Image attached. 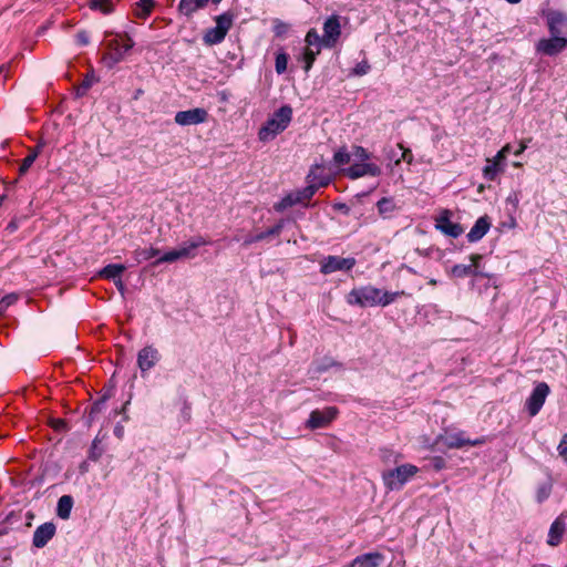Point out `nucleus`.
Instances as JSON below:
<instances>
[{
  "label": "nucleus",
  "mask_w": 567,
  "mask_h": 567,
  "mask_svg": "<svg viewBox=\"0 0 567 567\" xmlns=\"http://www.w3.org/2000/svg\"><path fill=\"white\" fill-rule=\"evenodd\" d=\"M402 296H406L404 290L389 292L373 286H363L352 289L347 296V302L359 307H386Z\"/></svg>",
  "instance_id": "f257e3e1"
},
{
  "label": "nucleus",
  "mask_w": 567,
  "mask_h": 567,
  "mask_svg": "<svg viewBox=\"0 0 567 567\" xmlns=\"http://www.w3.org/2000/svg\"><path fill=\"white\" fill-rule=\"evenodd\" d=\"M292 118V109L289 105L281 106L259 128L258 138L260 142H270L278 134L284 132Z\"/></svg>",
  "instance_id": "f03ea898"
},
{
  "label": "nucleus",
  "mask_w": 567,
  "mask_h": 567,
  "mask_svg": "<svg viewBox=\"0 0 567 567\" xmlns=\"http://www.w3.org/2000/svg\"><path fill=\"white\" fill-rule=\"evenodd\" d=\"M419 472V468L410 463L396 466L382 473V481L386 489L399 491Z\"/></svg>",
  "instance_id": "7ed1b4c3"
},
{
  "label": "nucleus",
  "mask_w": 567,
  "mask_h": 567,
  "mask_svg": "<svg viewBox=\"0 0 567 567\" xmlns=\"http://www.w3.org/2000/svg\"><path fill=\"white\" fill-rule=\"evenodd\" d=\"M484 442H485L484 439H476V440L466 439L464 435V432H462V431L444 432L443 434H440L435 440L436 444H442L443 446H445L447 449H461L465 445L475 446V445H481Z\"/></svg>",
  "instance_id": "20e7f679"
},
{
  "label": "nucleus",
  "mask_w": 567,
  "mask_h": 567,
  "mask_svg": "<svg viewBox=\"0 0 567 567\" xmlns=\"http://www.w3.org/2000/svg\"><path fill=\"white\" fill-rule=\"evenodd\" d=\"M482 259H483L482 255L473 254L470 256L471 262L468 265H463V264L454 265L449 270V275L454 278H464L467 276H482L483 277V276H485V274H483L480 270V265H481Z\"/></svg>",
  "instance_id": "39448f33"
},
{
  "label": "nucleus",
  "mask_w": 567,
  "mask_h": 567,
  "mask_svg": "<svg viewBox=\"0 0 567 567\" xmlns=\"http://www.w3.org/2000/svg\"><path fill=\"white\" fill-rule=\"evenodd\" d=\"M338 415V409L328 406L323 410H315L310 413L306 422V426L310 430L321 429L328 426Z\"/></svg>",
  "instance_id": "423d86ee"
},
{
  "label": "nucleus",
  "mask_w": 567,
  "mask_h": 567,
  "mask_svg": "<svg viewBox=\"0 0 567 567\" xmlns=\"http://www.w3.org/2000/svg\"><path fill=\"white\" fill-rule=\"evenodd\" d=\"M208 112L203 107H195L179 111L175 114L174 121L179 126L198 125L207 122Z\"/></svg>",
  "instance_id": "0eeeda50"
},
{
  "label": "nucleus",
  "mask_w": 567,
  "mask_h": 567,
  "mask_svg": "<svg viewBox=\"0 0 567 567\" xmlns=\"http://www.w3.org/2000/svg\"><path fill=\"white\" fill-rule=\"evenodd\" d=\"M354 265L355 259L352 257L328 256L321 260L320 271L324 275H329L340 270H350Z\"/></svg>",
  "instance_id": "6e6552de"
},
{
  "label": "nucleus",
  "mask_w": 567,
  "mask_h": 567,
  "mask_svg": "<svg viewBox=\"0 0 567 567\" xmlns=\"http://www.w3.org/2000/svg\"><path fill=\"white\" fill-rule=\"evenodd\" d=\"M549 393V386L545 382L538 383L526 401V408L530 416H535L544 405Z\"/></svg>",
  "instance_id": "1a4fd4ad"
},
{
  "label": "nucleus",
  "mask_w": 567,
  "mask_h": 567,
  "mask_svg": "<svg viewBox=\"0 0 567 567\" xmlns=\"http://www.w3.org/2000/svg\"><path fill=\"white\" fill-rule=\"evenodd\" d=\"M382 173L381 167L372 162L353 163L350 167L344 169V174L351 178L357 179L363 176H380Z\"/></svg>",
  "instance_id": "9d476101"
},
{
  "label": "nucleus",
  "mask_w": 567,
  "mask_h": 567,
  "mask_svg": "<svg viewBox=\"0 0 567 567\" xmlns=\"http://www.w3.org/2000/svg\"><path fill=\"white\" fill-rule=\"evenodd\" d=\"M133 45L134 41L127 35H117L111 40L107 43V47L113 51V54L110 56L112 60L110 66L123 60Z\"/></svg>",
  "instance_id": "9b49d317"
},
{
  "label": "nucleus",
  "mask_w": 567,
  "mask_h": 567,
  "mask_svg": "<svg viewBox=\"0 0 567 567\" xmlns=\"http://www.w3.org/2000/svg\"><path fill=\"white\" fill-rule=\"evenodd\" d=\"M567 48V37L551 35L549 39H540L536 44V51L545 55H556Z\"/></svg>",
  "instance_id": "f8f14e48"
},
{
  "label": "nucleus",
  "mask_w": 567,
  "mask_h": 567,
  "mask_svg": "<svg viewBox=\"0 0 567 567\" xmlns=\"http://www.w3.org/2000/svg\"><path fill=\"white\" fill-rule=\"evenodd\" d=\"M161 360L158 350L153 346H146L137 353V367L144 375L153 369Z\"/></svg>",
  "instance_id": "ddd939ff"
},
{
  "label": "nucleus",
  "mask_w": 567,
  "mask_h": 567,
  "mask_svg": "<svg viewBox=\"0 0 567 567\" xmlns=\"http://www.w3.org/2000/svg\"><path fill=\"white\" fill-rule=\"evenodd\" d=\"M341 34V25L337 16L328 18L323 24L322 42L326 48H332Z\"/></svg>",
  "instance_id": "4468645a"
},
{
  "label": "nucleus",
  "mask_w": 567,
  "mask_h": 567,
  "mask_svg": "<svg viewBox=\"0 0 567 567\" xmlns=\"http://www.w3.org/2000/svg\"><path fill=\"white\" fill-rule=\"evenodd\" d=\"M450 215L449 210L442 212L435 220V227L444 235L457 238L463 234V227L460 224L453 223Z\"/></svg>",
  "instance_id": "2eb2a0df"
},
{
  "label": "nucleus",
  "mask_w": 567,
  "mask_h": 567,
  "mask_svg": "<svg viewBox=\"0 0 567 567\" xmlns=\"http://www.w3.org/2000/svg\"><path fill=\"white\" fill-rule=\"evenodd\" d=\"M505 166L506 161L503 154H496L492 158H486V164L482 171L483 177L488 182H494L504 172Z\"/></svg>",
  "instance_id": "dca6fc26"
},
{
  "label": "nucleus",
  "mask_w": 567,
  "mask_h": 567,
  "mask_svg": "<svg viewBox=\"0 0 567 567\" xmlns=\"http://www.w3.org/2000/svg\"><path fill=\"white\" fill-rule=\"evenodd\" d=\"M546 18L550 35L567 37L566 14L558 11H550L547 13Z\"/></svg>",
  "instance_id": "f3484780"
},
{
  "label": "nucleus",
  "mask_w": 567,
  "mask_h": 567,
  "mask_svg": "<svg viewBox=\"0 0 567 567\" xmlns=\"http://www.w3.org/2000/svg\"><path fill=\"white\" fill-rule=\"evenodd\" d=\"M55 532V525L51 522L38 526L33 533V546L37 548L44 547L53 538Z\"/></svg>",
  "instance_id": "a211bd4d"
},
{
  "label": "nucleus",
  "mask_w": 567,
  "mask_h": 567,
  "mask_svg": "<svg viewBox=\"0 0 567 567\" xmlns=\"http://www.w3.org/2000/svg\"><path fill=\"white\" fill-rule=\"evenodd\" d=\"M567 530V525L564 515L558 516L550 525L548 532L547 544L549 546H557L561 543L563 536Z\"/></svg>",
  "instance_id": "6ab92c4d"
},
{
  "label": "nucleus",
  "mask_w": 567,
  "mask_h": 567,
  "mask_svg": "<svg viewBox=\"0 0 567 567\" xmlns=\"http://www.w3.org/2000/svg\"><path fill=\"white\" fill-rule=\"evenodd\" d=\"M308 181L309 185L307 187L296 192V195H299L301 197L300 203L309 200L315 195L319 187L327 186L330 182V178H323L316 183V171H310V173L308 174Z\"/></svg>",
  "instance_id": "aec40b11"
},
{
  "label": "nucleus",
  "mask_w": 567,
  "mask_h": 567,
  "mask_svg": "<svg viewBox=\"0 0 567 567\" xmlns=\"http://www.w3.org/2000/svg\"><path fill=\"white\" fill-rule=\"evenodd\" d=\"M207 244L208 241L202 236L194 237L178 247L179 256L182 259L194 258L196 256V249Z\"/></svg>",
  "instance_id": "412c9836"
},
{
  "label": "nucleus",
  "mask_w": 567,
  "mask_h": 567,
  "mask_svg": "<svg viewBox=\"0 0 567 567\" xmlns=\"http://www.w3.org/2000/svg\"><path fill=\"white\" fill-rule=\"evenodd\" d=\"M207 244L208 241L202 236L194 237L178 247L179 256L182 259L194 258L196 256V249Z\"/></svg>",
  "instance_id": "4be33fe9"
},
{
  "label": "nucleus",
  "mask_w": 567,
  "mask_h": 567,
  "mask_svg": "<svg viewBox=\"0 0 567 567\" xmlns=\"http://www.w3.org/2000/svg\"><path fill=\"white\" fill-rule=\"evenodd\" d=\"M491 227V223L486 216L480 217L474 226L471 228V230L467 234V240L470 243H476L481 240L486 233L488 231Z\"/></svg>",
  "instance_id": "5701e85b"
},
{
  "label": "nucleus",
  "mask_w": 567,
  "mask_h": 567,
  "mask_svg": "<svg viewBox=\"0 0 567 567\" xmlns=\"http://www.w3.org/2000/svg\"><path fill=\"white\" fill-rule=\"evenodd\" d=\"M383 559V555L380 553H368L353 559L350 567H379Z\"/></svg>",
  "instance_id": "b1692460"
},
{
  "label": "nucleus",
  "mask_w": 567,
  "mask_h": 567,
  "mask_svg": "<svg viewBox=\"0 0 567 567\" xmlns=\"http://www.w3.org/2000/svg\"><path fill=\"white\" fill-rule=\"evenodd\" d=\"M209 0H181L178 11L185 17H192L198 10L204 9Z\"/></svg>",
  "instance_id": "393cba45"
},
{
  "label": "nucleus",
  "mask_w": 567,
  "mask_h": 567,
  "mask_svg": "<svg viewBox=\"0 0 567 567\" xmlns=\"http://www.w3.org/2000/svg\"><path fill=\"white\" fill-rule=\"evenodd\" d=\"M402 151V144H396L395 146H390L384 148V155L388 161V168L393 174L395 166H398L402 158L400 157V153Z\"/></svg>",
  "instance_id": "a878e982"
},
{
  "label": "nucleus",
  "mask_w": 567,
  "mask_h": 567,
  "mask_svg": "<svg viewBox=\"0 0 567 567\" xmlns=\"http://www.w3.org/2000/svg\"><path fill=\"white\" fill-rule=\"evenodd\" d=\"M73 506V499L69 495H63L59 498L56 514L62 519H68Z\"/></svg>",
  "instance_id": "bb28decb"
},
{
  "label": "nucleus",
  "mask_w": 567,
  "mask_h": 567,
  "mask_svg": "<svg viewBox=\"0 0 567 567\" xmlns=\"http://www.w3.org/2000/svg\"><path fill=\"white\" fill-rule=\"evenodd\" d=\"M377 208L383 218H388L396 210V205L393 198L383 197L377 203Z\"/></svg>",
  "instance_id": "cd10ccee"
},
{
  "label": "nucleus",
  "mask_w": 567,
  "mask_h": 567,
  "mask_svg": "<svg viewBox=\"0 0 567 567\" xmlns=\"http://www.w3.org/2000/svg\"><path fill=\"white\" fill-rule=\"evenodd\" d=\"M125 270V266L121 264H111L105 266L101 271L100 276L105 279H117L121 277L123 271Z\"/></svg>",
  "instance_id": "c85d7f7f"
},
{
  "label": "nucleus",
  "mask_w": 567,
  "mask_h": 567,
  "mask_svg": "<svg viewBox=\"0 0 567 567\" xmlns=\"http://www.w3.org/2000/svg\"><path fill=\"white\" fill-rule=\"evenodd\" d=\"M116 1L117 0H91L89 7L92 10L100 11L104 14H110L114 11Z\"/></svg>",
  "instance_id": "c756f323"
},
{
  "label": "nucleus",
  "mask_w": 567,
  "mask_h": 567,
  "mask_svg": "<svg viewBox=\"0 0 567 567\" xmlns=\"http://www.w3.org/2000/svg\"><path fill=\"white\" fill-rule=\"evenodd\" d=\"M305 41L307 43V48H312L316 51L315 53H320L321 48L324 47L322 38L315 29L308 31Z\"/></svg>",
  "instance_id": "7c9ffc66"
},
{
  "label": "nucleus",
  "mask_w": 567,
  "mask_h": 567,
  "mask_svg": "<svg viewBox=\"0 0 567 567\" xmlns=\"http://www.w3.org/2000/svg\"><path fill=\"white\" fill-rule=\"evenodd\" d=\"M234 16L229 12H225L220 16H217L215 19L216 28L220 30L223 33L227 34L229 29L233 25Z\"/></svg>",
  "instance_id": "2f4dec72"
},
{
  "label": "nucleus",
  "mask_w": 567,
  "mask_h": 567,
  "mask_svg": "<svg viewBox=\"0 0 567 567\" xmlns=\"http://www.w3.org/2000/svg\"><path fill=\"white\" fill-rule=\"evenodd\" d=\"M159 255V250L154 247L138 248L134 251V258L137 262L150 260Z\"/></svg>",
  "instance_id": "473e14b6"
},
{
  "label": "nucleus",
  "mask_w": 567,
  "mask_h": 567,
  "mask_svg": "<svg viewBox=\"0 0 567 567\" xmlns=\"http://www.w3.org/2000/svg\"><path fill=\"white\" fill-rule=\"evenodd\" d=\"M226 34L218 30L216 27L208 29L204 34V42L206 44H217L225 39Z\"/></svg>",
  "instance_id": "72a5a7b5"
},
{
  "label": "nucleus",
  "mask_w": 567,
  "mask_h": 567,
  "mask_svg": "<svg viewBox=\"0 0 567 567\" xmlns=\"http://www.w3.org/2000/svg\"><path fill=\"white\" fill-rule=\"evenodd\" d=\"M154 8V0H140L136 3L135 13L138 18H147Z\"/></svg>",
  "instance_id": "f704fd0d"
},
{
  "label": "nucleus",
  "mask_w": 567,
  "mask_h": 567,
  "mask_svg": "<svg viewBox=\"0 0 567 567\" xmlns=\"http://www.w3.org/2000/svg\"><path fill=\"white\" fill-rule=\"evenodd\" d=\"M300 196L296 193L288 194L279 203L276 204L275 208L279 212L285 210L296 204H300Z\"/></svg>",
  "instance_id": "c9c22d12"
},
{
  "label": "nucleus",
  "mask_w": 567,
  "mask_h": 567,
  "mask_svg": "<svg viewBox=\"0 0 567 567\" xmlns=\"http://www.w3.org/2000/svg\"><path fill=\"white\" fill-rule=\"evenodd\" d=\"M38 156H39V150H30L29 155L25 158H23V161L19 167L20 175H23L28 172V169L31 167V165L34 163V161L37 159Z\"/></svg>",
  "instance_id": "e433bc0d"
},
{
  "label": "nucleus",
  "mask_w": 567,
  "mask_h": 567,
  "mask_svg": "<svg viewBox=\"0 0 567 567\" xmlns=\"http://www.w3.org/2000/svg\"><path fill=\"white\" fill-rule=\"evenodd\" d=\"M351 155L348 153L346 147L338 150L333 155V163L337 166L346 165L350 162Z\"/></svg>",
  "instance_id": "4c0bfd02"
},
{
  "label": "nucleus",
  "mask_w": 567,
  "mask_h": 567,
  "mask_svg": "<svg viewBox=\"0 0 567 567\" xmlns=\"http://www.w3.org/2000/svg\"><path fill=\"white\" fill-rule=\"evenodd\" d=\"M352 156L354 157V163L369 162L371 158V154L362 146H354Z\"/></svg>",
  "instance_id": "58836bf2"
},
{
  "label": "nucleus",
  "mask_w": 567,
  "mask_h": 567,
  "mask_svg": "<svg viewBox=\"0 0 567 567\" xmlns=\"http://www.w3.org/2000/svg\"><path fill=\"white\" fill-rule=\"evenodd\" d=\"M179 259H182V257L179 256L178 248H176V249L169 250V251L165 252L163 256H161L157 259L156 264L175 262V261H177Z\"/></svg>",
  "instance_id": "ea45409f"
},
{
  "label": "nucleus",
  "mask_w": 567,
  "mask_h": 567,
  "mask_svg": "<svg viewBox=\"0 0 567 567\" xmlns=\"http://www.w3.org/2000/svg\"><path fill=\"white\" fill-rule=\"evenodd\" d=\"M288 64V55L284 52H280L276 56V72L278 74H282L287 70Z\"/></svg>",
  "instance_id": "a19ab883"
},
{
  "label": "nucleus",
  "mask_w": 567,
  "mask_h": 567,
  "mask_svg": "<svg viewBox=\"0 0 567 567\" xmlns=\"http://www.w3.org/2000/svg\"><path fill=\"white\" fill-rule=\"evenodd\" d=\"M17 300L18 296L16 293H8L0 298V315H2Z\"/></svg>",
  "instance_id": "79ce46f5"
},
{
  "label": "nucleus",
  "mask_w": 567,
  "mask_h": 567,
  "mask_svg": "<svg viewBox=\"0 0 567 567\" xmlns=\"http://www.w3.org/2000/svg\"><path fill=\"white\" fill-rule=\"evenodd\" d=\"M315 52L316 51L312 48H306V50H305L303 60L306 63L305 64L306 72H308L311 69L317 55L319 54V53H315Z\"/></svg>",
  "instance_id": "37998d69"
},
{
  "label": "nucleus",
  "mask_w": 567,
  "mask_h": 567,
  "mask_svg": "<svg viewBox=\"0 0 567 567\" xmlns=\"http://www.w3.org/2000/svg\"><path fill=\"white\" fill-rule=\"evenodd\" d=\"M272 30L277 37H284L289 30V24L279 19H276L274 20Z\"/></svg>",
  "instance_id": "c03bdc74"
},
{
  "label": "nucleus",
  "mask_w": 567,
  "mask_h": 567,
  "mask_svg": "<svg viewBox=\"0 0 567 567\" xmlns=\"http://www.w3.org/2000/svg\"><path fill=\"white\" fill-rule=\"evenodd\" d=\"M96 82L94 74H87L82 84L78 87V95H83Z\"/></svg>",
  "instance_id": "a18cd8bd"
},
{
  "label": "nucleus",
  "mask_w": 567,
  "mask_h": 567,
  "mask_svg": "<svg viewBox=\"0 0 567 567\" xmlns=\"http://www.w3.org/2000/svg\"><path fill=\"white\" fill-rule=\"evenodd\" d=\"M551 486L549 484H543L537 488L536 498L538 503L544 502L550 495Z\"/></svg>",
  "instance_id": "49530a36"
},
{
  "label": "nucleus",
  "mask_w": 567,
  "mask_h": 567,
  "mask_svg": "<svg viewBox=\"0 0 567 567\" xmlns=\"http://www.w3.org/2000/svg\"><path fill=\"white\" fill-rule=\"evenodd\" d=\"M370 64L367 61L359 62L351 71L352 75L361 76L369 72Z\"/></svg>",
  "instance_id": "de8ad7c7"
},
{
  "label": "nucleus",
  "mask_w": 567,
  "mask_h": 567,
  "mask_svg": "<svg viewBox=\"0 0 567 567\" xmlns=\"http://www.w3.org/2000/svg\"><path fill=\"white\" fill-rule=\"evenodd\" d=\"M520 194L518 190H512L506 197V203L512 205L514 209L518 208Z\"/></svg>",
  "instance_id": "09e8293b"
},
{
  "label": "nucleus",
  "mask_w": 567,
  "mask_h": 567,
  "mask_svg": "<svg viewBox=\"0 0 567 567\" xmlns=\"http://www.w3.org/2000/svg\"><path fill=\"white\" fill-rule=\"evenodd\" d=\"M558 453L564 458V461L567 463V434H565L558 444Z\"/></svg>",
  "instance_id": "8fccbe9b"
},
{
  "label": "nucleus",
  "mask_w": 567,
  "mask_h": 567,
  "mask_svg": "<svg viewBox=\"0 0 567 567\" xmlns=\"http://www.w3.org/2000/svg\"><path fill=\"white\" fill-rule=\"evenodd\" d=\"M400 157L402 158V162H406L408 164H411L413 162V154L410 148H406L402 145V151L400 153Z\"/></svg>",
  "instance_id": "3c124183"
},
{
  "label": "nucleus",
  "mask_w": 567,
  "mask_h": 567,
  "mask_svg": "<svg viewBox=\"0 0 567 567\" xmlns=\"http://www.w3.org/2000/svg\"><path fill=\"white\" fill-rule=\"evenodd\" d=\"M284 228V221H279L276 226L269 228L268 230H266V234H267V237L269 236H278L281 230Z\"/></svg>",
  "instance_id": "603ef678"
},
{
  "label": "nucleus",
  "mask_w": 567,
  "mask_h": 567,
  "mask_svg": "<svg viewBox=\"0 0 567 567\" xmlns=\"http://www.w3.org/2000/svg\"><path fill=\"white\" fill-rule=\"evenodd\" d=\"M76 42L80 45H86L89 43V34L85 31H81L76 34Z\"/></svg>",
  "instance_id": "864d4df0"
},
{
  "label": "nucleus",
  "mask_w": 567,
  "mask_h": 567,
  "mask_svg": "<svg viewBox=\"0 0 567 567\" xmlns=\"http://www.w3.org/2000/svg\"><path fill=\"white\" fill-rule=\"evenodd\" d=\"M512 151L511 144H506L503 146L496 154H503V157L505 159L507 158L508 153Z\"/></svg>",
  "instance_id": "5fc2aeb1"
},
{
  "label": "nucleus",
  "mask_w": 567,
  "mask_h": 567,
  "mask_svg": "<svg viewBox=\"0 0 567 567\" xmlns=\"http://www.w3.org/2000/svg\"><path fill=\"white\" fill-rule=\"evenodd\" d=\"M114 282H115V286L117 287V289L121 291V293L124 295V292H125V285L123 282V280L121 279V277L115 279Z\"/></svg>",
  "instance_id": "6e6d98bb"
},
{
  "label": "nucleus",
  "mask_w": 567,
  "mask_h": 567,
  "mask_svg": "<svg viewBox=\"0 0 567 567\" xmlns=\"http://www.w3.org/2000/svg\"><path fill=\"white\" fill-rule=\"evenodd\" d=\"M526 148H527V143L522 141L519 144V147L514 152V154L516 156H518V155L523 154Z\"/></svg>",
  "instance_id": "4d7b16f0"
},
{
  "label": "nucleus",
  "mask_w": 567,
  "mask_h": 567,
  "mask_svg": "<svg viewBox=\"0 0 567 567\" xmlns=\"http://www.w3.org/2000/svg\"><path fill=\"white\" fill-rule=\"evenodd\" d=\"M311 171H316V183H318L319 181H321L323 178H329L328 176H321L319 174L320 167H313Z\"/></svg>",
  "instance_id": "13d9d810"
},
{
  "label": "nucleus",
  "mask_w": 567,
  "mask_h": 567,
  "mask_svg": "<svg viewBox=\"0 0 567 567\" xmlns=\"http://www.w3.org/2000/svg\"><path fill=\"white\" fill-rule=\"evenodd\" d=\"M254 243H257L256 239H255V236H247L245 239H244V245L245 246H249Z\"/></svg>",
  "instance_id": "bf43d9fd"
},
{
  "label": "nucleus",
  "mask_w": 567,
  "mask_h": 567,
  "mask_svg": "<svg viewBox=\"0 0 567 567\" xmlns=\"http://www.w3.org/2000/svg\"><path fill=\"white\" fill-rule=\"evenodd\" d=\"M266 238H268L266 231H261V233L255 235L256 241H260V240H264Z\"/></svg>",
  "instance_id": "052dcab7"
},
{
  "label": "nucleus",
  "mask_w": 567,
  "mask_h": 567,
  "mask_svg": "<svg viewBox=\"0 0 567 567\" xmlns=\"http://www.w3.org/2000/svg\"><path fill=\"white\" fill-rule=\"evenodd\" d=\"M44 146V142L43 141H40L38 143V145L33 148V150H39V154L41 153L42 148Z\"/></svg>",
  "instance_id": "680f3d73"
},
{
  "label": "nucleus",
  "mask_w": 567,
  "mask_h": 567,
  "mask_svg": "<svg viewBox=\"0 0 567 567\" xmlns=\"http://www.w3.org/2000/svg\"><path fill=\"white\" fill-rule=\"evenodd\" d=\"M7 228H8V229H10L11 231H14V230L17 229V225H16V223H13V221H12V223H10V224L8 225V227H7Z\"/></svg>",
  "instance_id": "e2e57ef3"
},
{
  "label": "nucleus",
  "mask_w": 567,
  "mask_h": 567,
  "mask_svg": "<svg viewBox=\"0 0 567 567\" xmlns=\"http://www.w3.org/2000/svg\"><path fill=\"white\" fill-rule=\"evenodd\" d=\"M115 434H116L117 437H121L122 434H123V429L122 427H116L115 429Z\"/></svg>",
  "instance_id": "0e129e2a"
},
{
  "label": "nucleus",
  "mask_w": 567,
  "mask_h": 567,
  "mask_svg": "<svg viewBox=\"0 0 567 567\" xmlns=\"http://www.w3.org/2000/svg\"><path fill=\"white\" fill-rule=\"evenodd\" d=\"M435 467L440 470L442 467V460L437 458V463L435 464Z\"/></svg>",
  "instance_id": "69168bd1"
},
{
  "label": "nucleus",
  "mask_w": 567,
  "mask_h": 567,
  "mask_svg": "<svg viewBox=\"0 0 567 567\" xmlns=\"http://www.w3.org/2000/svg\"><path fill=\"white\" fill-rule=\"evenodd\" d=\"M508 3L516 4L520 2L522 0H506Z\"/></svg>",
  "instance_id": "338daca9"
},
{
  "label": "nucleus",
  "mask_w": 567,
  "mask_h": 567,
  "mask_svg": "<svg viewBox=\"0 0 567 567\" xmlns=\"http://www.w3.org/2000/svg\"><path fill=\"white\" fill-rule=\"evenodd\" d=\"M429 284L435 286L437 284V281H436V279L432 278V279H430Z\"/></svg>",
  "instance_id": "774afa93"
}]
</instances>
